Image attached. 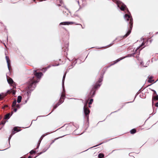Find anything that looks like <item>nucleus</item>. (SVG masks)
I'll return each instance as SVG.
<instances>
[{"label":"nucleus","instance_id":"f257e3e1","mask_svg":"<svg viewBox=\"0 0 158 158\" xmlns=\"http://www.w3.org/2000/svg\"><path fill=\"white\" fill-rule=\"evenodd\" d=\"M124 18L127 21H129V23L130 24V30L128 31L127 34L124 36L126 37H127L129 35L131 32V30L132 27L133 25V19L131 16L130 15H128L127 14H125L124 16Z\"/></svg>","mask_w":158,"mask_h":158},{"label":"nucleus","instance_id":"f03ea898","mask_svg":"<svg viewBox=\"0 0 158 158\" xmlns=\"http://www.w3.org/2000/svg\"><path fill=\"white\" fill-rule=\"evenodd\" d=\"M117 4L118 7H119L121 10L123 11L125 9L126 10H127L128 12V9L127 8L126 6L120 1H117Z\"/></svg>","mask_w":158,"mask_h":158},{"label":"nucleus","instance_id":"7ed1b4c3","mask_svg":"<svg viewBox=\"0 0 158 158\" xmlns=\"http://www.w3.org/2000/svg\"><path fill=\"white\" fill-rule=\"evenodd\" d=\"M37 82L36 81H33L30 83L28 86V89L29 91H31L34 89L36 87V84Z\"/></svg>","mask_w":158,"mask_h":158},{"label":"nucleus","instance_id":"20e7f679","mask_svg":"<svg viewBox=\"0 0 158 158\" xmlns=\"http://www.w3.org/2000/svg\"><path fill=\"white\" fill-rule=\"evenodd\" d=\"M87 104V103L86 104H85L84 107V110L85 114V115L86 117L88 118V114L90 113V111L89 109H88L87 108L85 107L86 105Z\"/></svg>","mask_w":158,"mask_h":158},{"label":"nucleus","instance_id":"39448f33","mask_svg":"<svg viewBox=\"0 0 158 158\" xmlns=\"http://www.w3.org/2000/svg\"><path fill=\"white\" fill-rule=\"evenodd\" d=\"M34 74L35 76L38 78H40L43 75V74L42 73H37L35 70H34Z\"/></svg>","mask_w":158,"mask_h":158},{"label":"nucleus","instance_id":"423d86ee","mask_svg":"<svg viewBox=\"0 0 158 158\" xmlns=\"http://www.w3.org/2000/svg\"><path fill=\"white\" fill-rule=\"evenodd\" d=\"M102 77L100 78V79H99V80L98 81V82H97L96 84L94 86V89H96L99 87L101 85V84H98V83H100V82H102Z\"/></svg>","mask_w":158,"mask_h":158},{"label":"nucleus","instance_id":"0eeeda50","mask_svg":"<svg viewBox=\"0 0 158 158\" xmlns=\"http://www.w3.org/2000/svg\"><path fill=\"white\" fill-rule=\"evenodd\" d=\"M74 23L73 22H61L60 23V25H69L71 24H73Z\"/></svg>","mask_w":158,"mask_h":158},{"label":"nucleus","instance_id":"6e6552de","mask_svg":"<svg viewBox=\"0 0 158 158\" xmlns=\"http://www.w3.org/2000/svg\"><path fill=\"white\" fill-rule=\"evenodd\" d=\"M6 60L7 63V64L9 70L10 69H9V65L10 64V60H9V57L7 56H6Z\"/></svg>","mask_w":158,"mask_h":158},{"label":"nucleus","instance_id":"1a4fd4ad","mask_svg":"<svg viewBox=\"0 0 158 158\" xmlns=\"http://www.w3.org/2000/svg\"><path fill=\"white\" fill-rule=\"evenodd\" d=\"M63 99H61V98L59 102L58 103L54 106V108H56L58 106H59L60 104L62 103L64 101L63 100Z\"/></svg>","mask_w":158,"mask_h":158},{"label":"nucleus","instance_id":"9d476101","mask_svg":"<svg viewBox=\"0 0 158 158\" xmlns=\"http://www.w3.org/2000/svg\"><path fill=\"white\" fill-rule=\"evenodd\" d=\"M7 81L8 83L10 84H11L13 83V80L10 77H9L8 78H7Z\"/></svg>","mask_w":158,"mask_h":158},{"label":"nucleus","instance_id":"9b49d317","mask_svg":"<svg viewBox=\"0 0 158 158\" xmlns=\"http://www.w3.org/2000/svg\"><path fill=\"white\" fill-rule=\"evenodd\" d=\"M65 76H66V74H64V76L63 77V80H62V87L63 88V91H64V79H65Z\"/></svg>","mask_w":158,"mask_h":158},{"label":"nucleus","instance_id":"f8f14e48","mask_svg":"<svg viewBox=\"0 0 158 158\" xmlns=\"http://www.w3.org/2000/svg\"><path fill=\"white\" fill-rule=\"evenodd\" d=\"M22 97L21 96H19L18 97L17 102L18 103H20L21 101Z\"/></svg>","mask_w":158,"mask_h":158},{"label":"nucleus","instance_id":"ddd939ff","mask_svg":"<svg viewBox=\"0 0 158 158\" xmlns=\"http://www.w3.org/2000/svg\"><path fill=\"white\" fill-rule=\"evenodd\" d=\"M17 103L16 101V100H15L14 102H13V103H12V107H15Z\"/></svg>","mask_w":158,"mask_h":158},{"label":"nucleus","instance_id":"4468645a","mask_svg":"<svg viewBox=\"0 0 158 158\" xmlns=\"http://www.w3.org/2000/svg\"><path fill=\"white\" fill-rule=\"evenodd\" d=\"M10 114L9 113H8V114H6L5 116L4 119H9L10 117Z\"/></svg>","mask_w":158,"mask_h":158},{"label":"nucleus","instance_id":"2eb2a0df","mask_svg":"<svg viewBox=\"0 0 158 158\" xmlns=\"http://www.w3.org/2000/svg\"><path fill=\"white\" fill-rule=\"evenodd\" d=\"M130 132L131 134H134L136 132V130L135 129H132V130H131V131H130Z\"/></svg>","mask_w":158,"mask_h":158},{"label":"nucleus","instance_id":"dca6fc26","mask_svg":"<svg viewBox=\"0 0 158 158\" xmlns=\"http://www.w3.org/2000/svg\"><path fill=\"white\" fill-rule=\"evenodd\" d=\"M104 156V155L103 154L100 153L98 155L99 158H102Z\"/></svg>","mask_w":158,"mask_h":158},{"label":"nucleus","instance_id":"f3484780","mask_svg":"<svg viewBox=\"0 0 158 158\" xmlns=\"http://www.w3.org/2000/svg\"><path fill=\"white\" fill-rule=\"evenodd\" d=\"M65 97V94L64 93H62L61 96V99H64Z\"/></svg>","mask_w":158,"mask_h":158},{"label":"nucleus","instance_id":"a211bd4d","mask_svg":"<svg viewBox=\"0 0 158 158\" xmlns=\"http://www.w3.org/2000/svg\"><path fill=\"white\" fill-rule=\"evenodd\" d=\"M14 131H16L17 132H18L20 131V130H19L17 127H14Z\"/></svg>","mask_w":158,"mask_h":158},{"label":"nucleus","instance_id":"6ab92c4d","mask_svg":"<svg viewBox=\"0 0 158 158\" xmlns=\"http://www.w3.org/2000/svg\"><path fill=\"white\" fill-rule=\"evenodd\" d=\"M124 58H125V57H124L122 58H119V59H118L117 60H116V61L115 62L114 64H115V63H117V62H118L119 61L121 60H122V59Z\"/></svg>","mask_w":158,"mask_h":158},{"label":"nucleus","instance_id":"aec40b11","mask_svg":"<svg viewBox=\"0 0 158 158\" xmlns=\"http://www.w3.org/2000/svg\"><path fill=\"white\" fill-rule=\"evenodd\" d=\"M152 99H154L155 100H158V95L153 97Z\"/></svg>","mask_w":158,"mask_h":158},{"label":"nucleus","instance_id":"412c9836","mask_svg":"<svg viewBox=\"0 0 158 158\" xmlns=\"http://www.w3.org/2000/svg\"><path fill=\"white\" fill-rule=\"evenodd\" d=\"M93 99H90L89 102V105H90V104H91L92 102H93Z\"/></svg>","mask_w":158,"mask_h":158},{"label":"nucleus","instance_id":"4be33fe9","mask_svg":"<svg viewBox=\"0 0 158 158\" xmlns=\"http://www.w3.org/2000/svg\"><path fill=\"white\" fill-rule=\"evenodd\" d=\"M35 152V151L33 150H32L30 152V153L31 154H34Z\"/></svg>","mask_w":158,"mask_h":158},{"label":"nucleus","instance_id":"5701e85b","mask_svg":"<svg viewBox=\"0 0 158 158\" xmlns=\"http://www.w3.org/2000/svg\"><path fill=\"white\" fill-rule=\"evenodd\" d=\"M148 82L150 83H152L153 81H154L153 80H152V79H150V78H149L148 80Z\"/></svg>","mask_w":158,"mask_h":158},{"label":"nucleus","instance_id":"b1692460","mask_svg":"<svg viewBox=\"0 0 158 158\" xmlns=\"http://www.w3.org/2000/svg\"><path fill=\"white\" fill-rule=\"evenodd\" d=\"M14 89H13V90H11V91H11V92H12V93H13V94H15V90H14Z\"/></svg>","mask_w":158,"mask_h":158},{"label":"nucleus","instance_id":"393cba45","mask_svg":"<svg viewBox=\"0 0 158 158\" xmlns=\"http://www.w3.org/2000/svg\"><path fill=\"white\" fill-rule=\"evenodd\" d=\"M15 106L17 107L18 108H20V106H19V104H17Z\"/></svg>","mask_w":158,"mask_h":158},{"label":"nucleus","instance_id":"a878e982","mask_svg":"<svg viewBox=\"0 0 158 158\" xmlns=\"http://www.w3.org/2000/svg\"><path fill=\"white\" fill-rule=\"evenodd\" d=\"M6 123V121H2V122L1 123V124H3V125H4L5 124V123Z\"/></svg>","mask_w":158,"mask_h":158},{"label":"nucleus","instance_id":"bb28decb","mask_svg":"<svg viewBox=\"0 0 158 158\" xmlns=\"http://www.w3.org/2000/svg\"><path fill=\"white\" fill-rule=\"evenodd\" d=\"M144 44L143 43H143H142V44H141V45H140V46H139L138 48H137V49H139L141 47H142V46Z\"/></svg>","mask_w":158,"mask_h":158},{"label":"nucleus","instance_id":"cd10ccee","mask_svg":"<svg viewBox=\"0 0 158 158\" xmlns=\"http://www.w3.org/2000/svg\"><path fill=\"white\" fill-rule=\"evenodd\" d=\"M50 66H48V67L45 68V69H44V71H46L47 70V69L48 68H50Z\"/></svg>","mask_w":158,"mask_h":158},{"label":"nucleus","instance_id":"c85d7f7f","mask_svg":"<svg viewBox=\"0 0 158 158\" xmlns=\"http://www.w3.org/2000/svg\"><path fill=\"white\" fill-rule=\"evenodd\" d=\"M95 94V91H94L93 92V95H92V97H93L94 95Z\"/></svg>","mask_w":158,"mask_h":158},{"label":"nucleus","instance_id":"c756f323","mask_svg":"<svg viewBox=\"0 0 158 158\" xmlns=\"http://www.w3.org/2000/svg\"><path fill=\"white\" fill-rule=\"evenodd\" d=\"M14 110L15 112H16L17 110V109L16 108H14Z\"/></svg>","mask_w":158,"mask_h":158},{"label":"nucleus","instance_id":"7c9ffc66","mask_svg":"<svg viewBox=\"0 0 158 158\" xmlns=\"http://www.w3.org/2000/svg\"><path fill=\"white\" fill-rule=\"evenodd\" d=\"M154 92V94H156V91L154 90H152Z\"/></svg>","mask_w":158,"mask_h":158},{"label":"nucleus","instance_id":"2f4dec72","mask_svg":"<svg viewBox=\"0 0 158 158\" xmlns=\"http://www.w3.org/2000/svg\"><path fill=\"white\" fill-rule=\"evenodd\" d=\"M156 106H157V107H158V102H157L156 104Z\"/></svg>","mask_w":158,"mask_h":158},{"label":"nucleus","instance_id":"473e14b6","mask_svg":"<svg viewBox=\"0 0 158 158\" xmlns=\"http://www.w3.org/2000/svg\"><path fill=\"white\" fill-rule=\"evenodd\" d=\"M149 78H150V79H152V77H150Z\"/></svg>","mask_w":158,"mask_h":158},{"label":"nucleus","instance_id":"72a5a7b5","mask_svg":"<svg viewBox=\"0 0 158 158\" xmlns=\"http://www.w3.org/2000/svg\"><path fill=\"white\" fill-rule=\"evenodd\" d=\"M131 158H135L134 156H132L131 157Z\"/></svg>","mask_w":158,"mask_h":158},{"label":"nucleus","instance_id":"f704fd0d","mask_svg":"<svg viewBox=\"0 0 158 158\" xmlns=\"http://www.w3.org/2000/svg\"><path fill=\"white\" fill-rule=\"evenodd\" d=\"M2 95L0 94V99L1 98Z\"/></svg>","mask_w":158,"mask_h":158},{"label":"nucleus","instance_id":"c9c22d12","mask_svg":"<svg viewBox=\"0 0 158 158\" xmlns=\"http://www.w3.org/2000/svg\"><path fill=\"white\" fill-rule=\"evenodd\" d=\"M27 158H31V157L30 156H29Z\"/></svg>","mask_w":158,"mask_h":158},{"label":"nucleus","instance_id":"e433bc0d","mask_svg":"<svg viewBox=\"0 0 158 158\" xmlns=\"http://www.w3.org/2000/svg\"><path fill=\"white\" fill-rule=\"evenodd\" d=\"M7 105H6V106H5V107H7Z\"/></svg>","mask_w":158,"mask_h":158},{"label":"nucleus","instance_id":"4c0bfd02","mask_svg":"<svg viewBox=\"0 0 158 158\" xmlns=\"http://www.w3.org/2000/svg\"><path fill=\"white\" fill-rule=\"evenodd\" d=\"M27 94H28V92H27Z\"/></svg>","mask_w":158,"mask_h":158},{"label":"nucleus","instance_id":"58836bf2","mask_svg":"<svg viewBox=\"0 0 158 158\" xmlns=\"http://www.w3.org/2000/svg\"><path fill=\"white\" fill-rule=\"evenodd\" d=\"M21 158H25V157H21Z\"/></svg>","mask_w":158,"mask_h":158},{"label":"nucleus","instance_id":"ea45409f","mask_svg":"<svg viewBox=\"0 0 158 158\" xmlns=\"http://www.w3.org/2000/svg\"><path fill=\"white\" fill-rule=\"evenodd\" d=\"M4 45L5 46H6V45L5 44H4Z\"/></svg>","mask_w":158,"mask_h":158},{"label":"nucleus","instance_id":"a19ab883","mask_svg":"<svg viewBox=\"0 0 158 158\" xmlns=\"http://www.w3.org/2000/svg\"><path fill=\"white\" fill-rule=\"evenodd\" d=\"M5 149H4V150H0L1 151H3L4 150H5Z\"/></svg>","mask_w":158,"mask_h":158},{"label":"nucleus","instance_id":"79ce46f5","mask_svg":"<svg viewBox=\"0 0 158 158\" xmlns=\"http://www.w3.org/2000/svg\"><path fill=\"white\" fill-rule=\"evenodd\" d=\"M140 64H142V62H141Z\"/></svg>","mask_w":158,"mask_h":158},{"label":"nucleus","instance_id":"37998d69","mask_svg":"<svg viewBox=\"0 0 158 158\" xmlns=\"http://www.w3.org/2000/svg\"><path fill=\"white\" fill-rule=\"evenodd\" d=\"M79 25H81L82 26V25H81V24H79Z\"/></svg>","mask_w":158,"mask_h":158},{"label":"nucleus","instance_id":"c03bdc74","mask_svg":"<svg viewBox=\"0 0 158 158\" xmlns=\"http://www.w3.org/2000/svg\"><path fill=\"white\" fill-rule=\"evenodd\" d=\"M82 28H83V27L82 26Z\"/></svg>","mask_w":158,"mask_h":158},{"label":"nucleus","instance_id":"a18cd8bd","mask_svg":"<svg viewBox=\"0 0 158 158\" xmlns=\"http://www.w3.org/2000/svg\"><path fill=\"white\" fill-rule=\"evenodd\" d=\"M82 28H83V27L82 26Z\"/></svg>","mask_w":158,"mask_h":158}]
</instances>
